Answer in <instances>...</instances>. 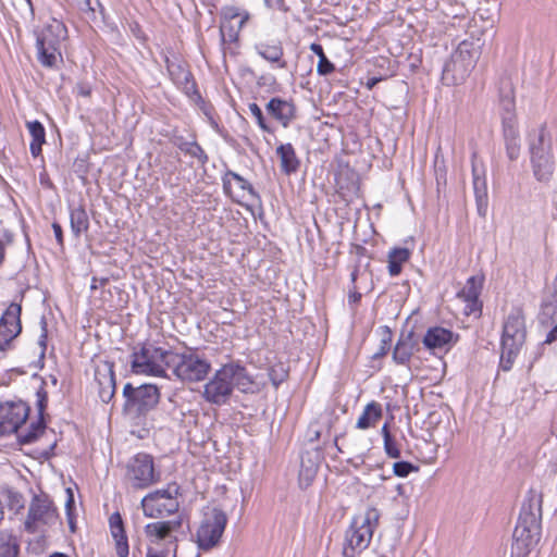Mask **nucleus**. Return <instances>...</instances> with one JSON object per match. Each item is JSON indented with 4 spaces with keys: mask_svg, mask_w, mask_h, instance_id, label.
<instances>
[{
    "mask_svg": "<svg viewBox=\"0 0 557 557\" xmlns=\"http://www.w3.org/2000/svg\"><path fill=\"white\" fill-rule=\"evenodd\" d=\"M168 71L174 84L186 95L191 96L197 94L193 75L184 64L168 61Z\"/></svg>",
    "mask_w": 557,
    "mask_h": 557,
    "instance_id": "4be33fe9",
    "label": "nucleus"
},
{
    "mask_svg": "<svg viewBox=\"0 0 557 557\" xmlns=\"http://www.w3.org/2000/svg\"><path fill=\"white\" fill-rule=\"evenodd\" d=\"M45 429L44 423L41 421L37 423H33L30 425V429L27 430L25 433L18 434V437L23 444H30L36 441L38 437V434L42 432Z\"/></svg>",
    "mask_w": 557,
    "mask_h": 557,
    "instance_id": "4c0bfd02",
    "label": "nucleus"
},
{
    "mask_svg": "<svg viewBox=\"0 0 557 557\" xmlns=\"http://www.w3.org/2000/svg\"><path fill=\"white\" fill-rule=\"evenodd\" d=\"M123 396L125 397V408L138 414H145L153 409L160 399L159 389L152 384L133 387L131 383H127L123 388Z\"/></svg>",
    "mask_w": 557,
    "mask_h": 557,
    "instance_id": "4468645a",
    "label": "nucleus"
},
{
    "mask_svg": "<svg viewBox=\"0 0 557 557\" xmlns=\"http://www.w3.org/2000/svg\"><path fill=\"white\" fill-rule=\"evenodd\" d=\"M543 495L531 488L521 506L512 535L510 557H528L541 539Z\"/></svg>",
    "mask_w": 557,
    "mask_h": 557,
    "instance_id": "f257e3e1",
    "label": "nucleus"
},
{
    "mask_svg": "<svg viewBox=\"0 0 557 557\" xmlns=\"http://www.w3.org/2000/svg\"><path fill=\"white\" fill-rule=\"evenodd\" d=\"M22 306L12 302L8 306L0 318V350H7L12 341L18 336L22 331L21 324Z\"/></svg>",
    "mask_w": 557,
    "mask_h": 557,
    "instance_id": "a211bd4d",
    "label": "nucleus"
},
{
    "mask_svg": "<svg viewBox=\"0 0 557 557\" xmlns=\"http://www.w3.org/2000/svg\"><path fill=\"white\" fill-rule=\"evenodd\" d=\"M147 557H176V549L148 546Z\"/></svg>",
    "mask_w": 557,
    "mask_h": 557,
    "instance_id": "37998d69",
    "label": "nucleus"
},
{
    "mask_svg": "<svg viewBox=\"0 0 557 557\" xmlns=\"http://www.w3.org/2000/svg\"><path fill=\"white\" fill-rule=\"evenodd\" d=\"M506 153L508 158L513 161L517 160L520 154V138L512 140H505Z\"/></svg>",
    "mask_w": 557,
    "mask_h": 557,
    "instance_id": "c03bdc74",
    "label": "nucleus"
},
{
    "mask_svg": "<svg viewBox=\"0 0 557 557\" xmlns=\"http://www.w3.org/2000/svg\"><path fill=\"white\" fill-rule=\"evenodd\" d=\"M95 381L98 385V394L100 399L108 404L115 394V379L113 366L104 362L98 366L95 371Z\"/></svg>",
    "mask_w": 557,
    "mask_h": 557,
    "instance_id": "aec40b11",
    "label": "nucleus"
},
{
    "mask_svg": "<svg viewBox=\"0 0 557 557\" xmlns=\"http://www.w3.org/2000/svg\"><path fill=\"white\" fill-rule=\"evenodd\" d=\"M361 299V293H359L356 287L349 293L348 302L349 305H357Z\"/></svg>",
    "mask_w": 557,
    "mask_h": 557,
    "instance_id": "864d4df0",
    "label": "nucleus"
},
{
    "mask_svg": "<svg viewBox=\"0 0 557 557\" xmlns=\"http://www.w3.org/2000/svg\"><path fill=\"white\" fill-rule=\"evenodd\" d=\"M58 513L52 500L46 495H35L29 504L25 530L30 533L39 531L45 525L53 524Z\"/></svg>",
    "mask_w": 557,
    "mask_h": 557,
    "instance_id": "2eb2a0df",
    "label": "nucleus"
},
{
    "mask_svg": "<svg viewBox=\"0 0 557 557\" xmlns=\"http://www.w3.org/2000/svg\"><path fill=\"white\" fill-rule=\"evenodd\" d=\"M308 435H309V442H314V441H318L321 436V431L319 429H314L313 425H310L309 430H308Z\"/></svg>",
    "mask_w": 557,
    "mask_h": 557,
    "instance_id": "6e6d98bb",
    "label": "nucleus"
},
{
    "mask_svg": "<svg viewBox=\"0 0 557 557\" xmlns=\"http://www.w3.org/2000/svg\"><path fill=\"white\" fill-rule=\"evenodd\" d=\"M180 495L181 486L176 482L147 494L140 503L144 515L148 518H162L177 512Z\"/></svg>",
    "mask_w": 557,
    "mask_h": 557,
    "instance_id": "9d476101",
    "label": "nucleus"
},
{
    "mask_svg": "<svg viewBox=\"0 0 557 557\" xmlns=\"http://www.w3.org/2000/svg\"><path fill=\"white\" fill-rule=\"evenodd\" d=\"M40 324H41V334L39 336L38 344L41 348L40 356L44 357L46 348H47V336H48L47 322H46L45 318L41 319Z\"/></svg>",
    "mask_w": 557,
    "mask_h": 557,
    "instance_id": "de8ad7c7",
    "label": "nucleus"
},
{
    "mask_svg": "<svg viewBox=\"0 0 557 557\" xmlns=\"http://www.w3.org/2000/svg\"><path fill=\"white\" fill-rule=\"evenodd\" d=\"M222 183L224 193L237 202L247 196L251 199H260L252 185L234 171L227 170L222 177Z\"/></svg>",
    "mask_w": 557,
    "mask_h": 557,
    "instance_id": "6ab92c4d",
    "label": "nucleus"
},
{
    "mask_svg": "<svg viewBox=\"0 0 557 557\" xmlns=\"http://www.w3.org/2000/svg\"><path fill=\"white\" fill-rule=\"evenodd\" d=\"M482 284L483 278L478 276H471L467 280L462 289L458 292L457 296L467 304V313H471L481 309L479 296L482 290Z\"/></svg>",
    "mask_w": 557,
    "mask_h": 557,
    "instance_id": "5701e85b",
    "label": "nucleus"
},
{
    "mask_svg": "<svg viewBox=\"0 0 557 557\" xmlns=\"http://www.w3.org/2000/svg\"><path fill=\"white\" fill-rule=\"evenodd\" d=\"M418 345L419 343L414 338L413 332L401 333L393 350V360L398 364H406L409 362Z\"/></svg>",
    "mask_w": 557,
    "mask_h": 557,
    "instance_id": "a878e982",
    "label": "nucleus"
},
{
    "mask_svg": "<svg viewBox=\"0 0 557 557\" xmlns=\"http://www.w3.org/2000/svg\"><path fill=\"white\" fill-rule=\"evenodd\" d=\"M389 341H391V337L382 341V346L380 347L379 351H376L374 354V358H379V357L385 356L387 354Z\"/></svg>",
    "mask_w": 557,
    "mask_h": 557,
    "instance_id": "5fc2aeb1",
    "label": "nucleus"
},
{
    "mask_svg": "<svg viewBox=\"0 0 557 557\" xmlns=\"http://www.w3.org/2000/svg\"><path fill=\"white\" fill-rule=\"evenodd\" d=\"M381 513L374 507H369L363 515L355 517L345 532L343 546L344 557H357L368 548L373 532L379 524Z\"/></svg>",
    "mask_w": 557,
    "mask_h": 557,
    "instance_id": "20e7f679",
    "label": "nucleus"
},
{
    "mask_svg": "<svg viewBox=\"0 0 557 557\" xmlns=\"http://www.w3.org/2000/svg\"><path fill=\"white\" fill-rule=\"evenodd\" d=\"M359 275V269L356 267L352 272L350 273V280L352 283L357 281V277Z\"/></svg>",
    "mask_w": 557,
    "mask_h": 557,
    "instance_id": "774afa93",
    "label": "nucleus"
},
{
    "mask_svg": "<svg viewBox=\"0 0 557 557\" xmlns=\"http://www.w3.org/2000/svg\"><path fill=\"white\" fill-rule=\"evenodd\" d=\"M182 529V519L157 521L146 524L144 532L148 546L177 549V535Z\"/></svg>",
    "mask_w": 557,
    "mask_h": 557,
    "instance_id": "ddd939ff",
    "label": "nucleus"
},
{
    "mask_svg": "<svg viewBox=\"0 0 557 557\" xmlns=\"http://www.w3.org/2000/svg\"><path fill=\"white\" fill-rule=\"evenodd\" d=\"M549 465L552 468V471L557 473V447L553 449L552 456L549 458Z\"/></svg>",
    "mask_w": 557,
    "mask_h": 557,
    "instance_id": "4d7b16f0",
    "label": "nucleus"
},
{
    "mask_svg": "<svg viewBox=\"0 0 557 557\" xmlns=\"http://www.w3.org/2000/svg\"><path fill=\"white\" fill-rule=\"evenodd\" d=\"M410 250L407 248H393L388 252V273L391 276H397L400 274L403 264L406 263L410 258Z\"/></svg>",
    "mask_w": 557,
    "mask_h": 557,
    "instance_id": "2f4dec72",
    "label": "nucleus"
},
{
    "mask_svg": "<svg viewBox=\"0 0 557 557\" xmlns=\"http://www.w3.org/2000/svg\"><path fill=\"white\" fill-rule=\"evenodd\" d=\"M382 418V406L376 401L368 404L359 419L357 420L356 428L366 430L374 426Z\"/></svg>",
    "mask_w": 557,
    "mask_h": 557,
    "instance_id": "c756f323",
    "label": "nucleus"
},
{
    "mask_svg": "<svg viewBox=\"0 0 557 557\" xmlns=\"http://www.w3.org/2000/svg\"><path fill=\"white\" fill-rule=\"evenodd\" d=\"M222 23L220 26L223 42H236L239 32L249 20V13L235 5H225L221 11Z\"/></svg>",
    "mask_w": 557,
    "mask_h": 557,
    "instance_id": "f3484780",
    "label": "nucleus"
},
{
    "mask_svg": "<svg viewBox=\"0 0 557 557\" xmlns=\"http://www.w3.org/2000/svg\"><path fill=\"white\" fill-rule=\"evenodd\" d=\"M5 256V248L3 242L0 239V265L2 264Z\"/></svg>",
    "mask_w": 557,
    "mask_h": 557,
    "instance_id": "338daca9",
    "label": "nucleus"
},
{
    "mask_svg": "<svg viewBox=\"0 0 557 557\" xmlns=\"http://www.w3.org/2000/svg\"><path fill=\"white\" fill-rule=\"evenodd\" d=\"M270 380L272 384L275 387H278V385L285 380L287 376V373L281 368V373L277 372L276 369L272 368L269 373Z\"/></svg>",
    "mask_w": 557,
    "mask_h": 557,
    "instance_id": "09e8293b",
    "label": "nucleus"
},
{
    "mask_svg": "<svg viewBox=\"0 0 557 557\" xmlns=\"http://www.w3.org/2000/svg\"><path fill=\"white\" fill-rule=\"evenodd\" d=\"M276 154L280 158L281 161V171L286 174L290 175L292 173L297 172L300 161L297 158L295 148L292 144H282L276 148Z\"/></svg>",
    "mask_w": 557,
    "mask_h": 557,
    "instance_id": "c85d7f7f",
    "label": "nucleus"
},
{
    "mask_svg": "<svg viewBox=\"0 0 557 557\" xmlns=\"http://www.w3.org/2000/svg\"><path fill=\"white\" fill-rule=\"evenodd\" d=\"M265 109L273 119L282 124L283 127H287L295 119V106L281 98H272L268 102Z\"/></svg>",
    "mask_w": 557,
    "mask_h": 557,
    "instance_id": "393cba45",
    "label": "nucleus"
},
{
    "mask_svg": "<svg viewBox=\"0 0 557 557\" xmlns=\"http://www.w3.org/2000/svg\"><path fill=\"white\" fill-rule=\"evenodd\" d=\"M111 535L115 542V553L119 557H127L129 554L128 541L124 529L122 517L113 512L109 518Z\"/></svg>",
    "mask_w": 557,
    "mask_h": 557,
    "instance_id": "b1692460",
    "label": "nucleus"
},
{
    "mask_svg": "<svg viewBox=\"0 0 557 557\" xmlns=\"http://www.w3.org/2000/svg\"><path fill=\"white\" fill-rule=\"evenodd\" d=\"M256 50L264 60L277 64L280 69H286L287 63L283 60L284 50L280 40L259 42Z\"/></svg>",
    "mask_w": 557,
    "mask_h": 557,
    "instance_id": "cd10ccee",
    "label": "nucleus"
},
{
    "mask_svg": "<svg viewBox=\"0 0 557 557\" xmlns=\"http://www.w3.org/2000/svg\"><path fill=\"white\" fill-rule=\"evenodd\" d=\"M226 524L227 516L221 508L207 507L196 533L199 548L209 550L218 546Z\"/></svg>",
    "mask_w": 557,
    "mask_h": 557,
    "instance_id": "9b49d317",
    "label": "nucleus"
},
{
    "mask_svg": "<svg viewBox=\"0 0 557 557\" xmlns=\"http://www.w3.org/2000/svg\"><path fill=\"white\" fill-rule=\"evenodd\" d=\"M557 339V325L547 334L545 343H552Z\"/></svg>",
    "mask_w": 557,
    "mask_h": 557,
    "instance_id": "e2e57ef3",
    "label": "nucleus"
},
{
    "mask_svg": "<svg viewBox=\"0 0 557 557\" xmlns=\"http://www.w3.org/2000/svg\"><path fill=\"white\" fill-rule=\"evenodd\" d=\"M53 233L59 245H63V232L59 223L52 224Z\"/></svg>",
    "mask_w": 557,
    "mask_h": 557,
    "instance_id": "8fccbe9b",
    "label": "nucleus"
},
{
    "mask_svg": "<svg viewBox=\"0 0 557 557\" xmlns=\"http://www.w3.org/2000/svg\"><path fill=\"white\" fill-rule=\"evenodd\" d=\"M77 94L82 97H89L91 94V89H90V87H88L84 84H79L77 86Z\"/></svg>",
    "mask_w": 557,
    "mask_h": 557,
    "instance_id": "bf43d9fd",
    "label": "nucleus"
},
{
    "mask_svg": "<svg viewBox=\"0 0 557 557\" xmlns=\"http://www.w3.org/2000/svg\"><path fill=\"white\" fill-rule=\"evenodd\" d=\"M10 499H11V505L12 506H16L17 508H23L24 507L23 497H22L21 494L12 493L10 495Z\"/></svg>",
    "mask_w": 557,
    "mask_h": 557,
    "instance_id": "3c124183",
    "label": "nucleus"
},
{
    "mask_svg": "<svg viewBox=\"0 0 557 557\" xmlns=\"http://www.w3.org/2000/svg\"><path fill=\"white\" fill-rule=\"evenodd\" d=\"M310 50L319 58L317 72L320 75H329L335 71L334 64L326 58L321 45L313 42L310 45Z\"/></svg>",
    "mask_w": 557,
    "mask_h": 557,
    "instance_id": "f704fd0d",
    "label": "nucleus"
},
{
    "mask_svg": "<svg viewBox=\"0 0 557 557\" xmlns=\"http://www.w3.org/2000/svg\"><path fill=\"white\" fill-rule=\"evenodd\" d=\"M20 546L16 537L4 530H0V557H17Z\"/></svg>",
    "mask_w": 557,
    "mask_h": 557,
    "instance_id": "72a5a7b5",
    "label": "nucleus"
},
{
    "mask_svg": "<svg viewBox=\"0 0 557 557\" xmlns=\"http://www.w3.org/2000/svg\"><path fill=\"white\" fill-rule=\"evenodd\" d=\"M169 358V370L182 382L194 383L203 381L211 370L209 360L201 357L194 349H186L183 352L172 351Z\"/></svg>",
    "mask_w": 557,
    "mask_h": 557,
    "instance_id": "6e6552de",
    "label": "nucleus"
},
{
    "mask_svg": "<svg viewBox=\"0 0 557 557\" xmlns=\"http://www.w3.org/2000/svg\"><path fill=\"white\" fill-rule=\"evenodd\" d=\"M77 8L87 14L89 18L96 17V12L99 10L102 12V7L99 2V0H72Z\"/></svg>",
    "mask_w": 557,
    "mask_h": 557,
    "instance_id": "c9c22d12",
    "label": "nucleus"
},
{
    "mask_svg": "<svg viewBox=\"0 0 557 557\" xmlns=\"http://www.w3.org/2000/svg\"><path fill=\"white\" fill-rule=\"evenodd\" d=\"M549 465L552 468V471L557 473V447L553 449L552 456L549 458Z\"/></svg>",
    "mask_w": 557,
    "mask_h": 557,
    "instance_id": "13d9d810",
    "label": "nucleus"
},
{
    "mask_svg": "<svg viewBox=\"0 0 557 557\" xmlns=\"http://www.w3.org/2000/svg\"><path fill=\"white\" fill-rule=\"evenodd\" d=\"M67 37L63 22L52 18L37 36L38 61L46 67H54L62 62L61 44Z\"/></svg>",
    "mask_w": 557,
    "mask_h": 557,
    "instance_id": "0eeeda50",
    "label": "nucleus"
},
{
    "mask_svg": "<svg viewBox=\"0 0 557 557\" xmlns=\"http://www.w3.org/2000/svg\"><path fill=\"white\" fill-rule=\"evenodd\" d=\"M347 463H349L355 469H358L364 463V457L363 455H358L354 458L348 459Z\"/></svg>",
    "mask_w": 557,
    "mask_h": 557,
    "instance_id": "603ef678",
    "label": "nucleus"
},
{
    "mask_svg": "<svg viewBox=\"0 0 557 557\" xmlns=\"http://www.w3.org/2000/svg\"><path fill=\"white\" fill-rule=\"evenodd\" d=\"M382 435H383V438L384 441H386L387 437H393L389 433V430H388V425L387 423H385L382 428Z\"/></svg>",
    "mask_w": 557,
    "mask_h": 557,
    "instance_id": "69168bd1",
    "label": "nucleus"
},
{
    "mask_svg": "<svg viewBox=\"0 0 557 557\" xmlns=\"http://www.w3.org/2000/svg\"><path fill=\"white\" fill-rule=\"evenodd\" d=\"M503 135L504 140L520 138L517 122L513 121L510 116H506L505 122H503Z\"/></svg>",
    "mask_w": 557,
    "mask_h": 557,
    "instance_id": "58836bf2",
    "label": "nucleus"
},
{
    "mask_svg": "<svg viewBox=\"0 0 557 557\" xmlns=\"http://www.w3.org/2000/svg\"><path fill=\"white\" fill-rule=\"evenodd\" d=\"M384 450L389 458H400V449L394 437H387L386 441H384Z\"/></svg>",
    "mask_w": 557,
    "mask_h": 557,
    "instance_id": "a18cd8bd",
    "label": "nucleus"
},
{
    "mask_svg": "<svg viewBox=\"0 0 557 557\" xmlns=\"http://www.w3.org/2000/svg\"><path fill=\"white\" fill-rule=\"evenodd\" d=\"M264 1L269 7L282 8L284 5V0H264Z\"/></svg>",
    "mask_w": 557,
    "mask_h": 557,
    "instance_id": "0e129e2a",
    "label": "nucleus"
},
{
    "mask_svg": "<svg viewBox=\"0 0 557 557\" xmlns=\"http://www.w3.org/2000/svg\"><path fill=\"white\" fill-rule=\"evenodd\" d=\"M187 154L196 158L201 164H206L208 162L207 153L196 141H193V146L190 150H187Z\"/></svg>",
    "mask_w": 557,
    "mask_h": 557,
    "instance_id": "49530a36",
    "label": "nucleus"
},
{
    "mask_svg": "<svg viewBox=\"0 0 557 557\" xmlns=\"http://www.w3.org/2000/svg\"><path fill=\"white\" fill-rule=\"evenodd\" d=\"M527 336L524 317L519 309L512 310L503 326L502 354L499 367L503 371L511 370Z\"/></svg>",
    "mask_w": 557,
    "mask_h": 557,
    "instance_id": "39448f33",
    "label": "nucleus"
},
{
    "mask_svg": "<svg viewBox=\"0 0 557 557\" xmlns=\"http://www.w3.org/2000/svg\"><path fill=\"white\" fill-rule=\"evenodd\" d=\"M124 480L135 490H144L160 481L161 474L156 470L153 457L138 453L126 463Z\"/></svg>",
    "mask_w": 557,
    "mask_h": 557,
    "instance_id": "f8f14e48",
    "label": "nucleus"
},
{
    "mask_svg": "<svg viewBox=\"0 0 557 557\" xmlns=\"http://www.w3.org/2000/svg\"><path fill=\"white\" fill-rule=\"evenodd\" d=\"M26 403L7 401L0 404V436L17 433L29 416Z\"/></svg>",
    "mask_w": 557,
    "mask_h": 557,
    "instance_id": "dca6fc26",
    "label": "nucleus"
},
{
    "mask_svg": "<svg viewBox=\"0 0 557 557\" xmlns=\"http://www.w3.org/2000/svg\"><path fill=\"white\" fill-rule=\"evenodd\" d=\"M70 222L71 230L75 237H79L83 233L88 231L89 219L83 207H77L71 210Z\"/></svg>",
    "mask_w": 557,
    "mask_h": 557,
    "instance_id": "473e14b6",
    "label": "nucleus"
},
{
    "mask_svg": "<svg viewBox=\"0 0 557 557\" xmlns=\"http://www.w3.org/2000/svg\"><path fill=\"white\" fill-rule=\"evenodd\" d=\"M248 109H249L250 114L256 119V122H257L258 126L262 131H264L267 133H271L272 129L267 124L265 119L263 116V113H262V110L260 109V107L257 103L251 102V103L248 104Z\"/></svg>",
    "mask_w": 557,
    "mask_h": 557,
    "instance_id": "a19ab883",
    "label": "nucleus"
},
{
    "mask_svg": "<svg viewBox=\"0 0 557 557\" xmlns=\"http://www.w3.org/2000/svg\"><path fill=\"white\" fill-rule=\"evenodd\" d=\"M417 471H419V467H417L408 461H397V462H394V465H393V473L399 478H406L411 472H417Z\"/></svg>",
    "mask_w": 557,
    "mask_h": 557,
    "instance_id": "ea45409f",
    "label": "nucleus"
},
{
    "mask_svg": "<svg viewBox=\"0 0 557 557\" xmlns=\"http://www.w3.org/2000/svg\"><path fill=\"white\" fill-rule=\"evenodd\" d=\"M153 343L146 342L132 354V370L136 374L170 377L166 371L170 368V354Z\"/></svg>",
    "mask_w": 557,
    "mask_h": 557,
    "instance_id": "423d86ee",
    "label": "nucleus"
},
{
    "mask_svg": "<svg viewBox=\"0 0 557 557\" xmlns=\"http://www.w3.org/2000/svg\"><path fill=\"white\" fill-rule=\"evenodd\" d=\"M530 163L534 178L547 184L550 182L556 161L553 150V136L546 124H540L527 135Z\"/></svg>",
    "mask_w": 557,
    "mask_h": 557,
    "instance_id": "7ed1b4c3",
    "label": "nucleus"
},
{
    "mask_svg": "<svg viewBox=\"0 0 557 557\" xmlns=\"http://www.w3.org/2000/svg\"><path fill=\"white\" fill-rule=\"evenodd\" d=\"M315 474H317V466L312 465L310 467H305V465L302 462L301 469L299 472L300 484H304V482H305L306 486H308L312 482Z\"/></svg>",
    "mask_w": 557,
    "mask_h": 557,
    "instance_id": "79ce46f5",
    "label": "nucleus"
},
{
    "mask_svg": "<svg viewBox=\"0 0 557 557\" xmlns=\"http://www.w3.org/2000/svg\"><path fill=\"white\" fill-rule=\"evenodd\" d=\"M473 188L478 202V210L481 215H485L487 189L484 177V169L475 161H472Z\"/></svg>",
    "mask_w": 557,
    "mask_h": 557,
    "instance_id": "bb28decb",
    "label": "nucleus"
},
{
    "mask_svg": "<svg viewBox=\"0 0 557 557\" xmlns=\"http://www.w3.org/2000/svg\"><path fill=\"white\" fill-rule=\"evenodd\" d=\"M176 145L181 151H183L184 153L187 154V150H190V148L193 146V141L182 140V141L177 143Z\"/></svg>",
    "mask_w": 557,
    "mask_h": 557,
    "instance_id": "052dcab7",
    "label": "nucleus"
},
{
    "mask_svg": "<svg viewBox=\"0 0 557 557\" xmlns=\"http://www.w3.org/2000/svg\"><path fill=\"white\" fill-rule=\"evenodd\" d=\"M26 127L32 136L29 145L30 153L38 157L41 152V147L46 141V132L44 125L39 121H30L26 123Z\"/></svg>",
    "mask_w": 557,
    "mask_h": 557,
    "instance_id": "7c9ffc66",
    "label": "nucleus"
},
{
    "mask_svg": "<svg viewBox=\"0 0 557 557\" xmlns=\"http://www.w3.org/2000/svg\"><path fill=\"white\" fill-rule=\"evenodd\" d=\"M236 387L243 393H252L255 381L245 367L238 362H230L215 371L205 384L202 397L206 401L222 406L226 404Z\"/></svg>",
    "mask_w": 557,
    "mask_h": 557,
    "instance_id": "f03ea898",
    "label": "nucleus"
},
{
    "mask_svg": "<svg viewBox=\"0 0 557 557\" xmlns=\"http://www.w3.org/2000/svg\"><path fill=\"white\" fill-rule=\"evenodd\" d=\"M22 10L33 14L34 13V8H33V2L32 0H23V3H22Z\"/></svg>",
    "mask_w": 557,
    "mask_h": 557,
    "instance_id": "680f3d73",
    "label": "nucleus"
},
{
    "mask_svg": "<svg viewBox=\"0 0 557 557\" xmlns=\"http://www.w3.org/2000/svg\"><path fill=\"white\" fill-rule=\"evenodd\" d=\"M422 342L425 348L434 352L448 350L454 342V333L441 326L431 327L423 336Z\"/></svg>",
    "mask_w": 557,
    "mask_h": 557,
    "instance_id": "412c9836",
    "label": "nucleus"
},
{
    "mask_svg": "<svg viewBox=\"0 0 557 557\" xmlns=\"http://www.w3.org/2000/svg\"><path fill=\"white\" fill-rule=\"evenodd\" d=\"M500 115L502 122H505L506 116H510L513 121H516L515 114V100L510 95H506L500 99Z\"/></svg>",
    "mask_w": 557,
    "mask_h": 557,
    "instance_id": "e433bc0d",
    "label": "nucleus"
},
{
    "mask_svg": "<svg viewBox=\"0 0 557 557\" xmlns=\"http://www.w3.org/2000/svg\"><path fill=\"white\" fill-rule=\"evenodd\" d=\"M480 54L481 47L478 41H461L444 65V77L448 79L451 75L453 84L462 83L475 66Z\"/></svg>",
    "mask_w": 557,
    "mask_h": 557,
    "instance_id": "1a4fd4ad",
    "label": "nucleus"
}]
</instances>
